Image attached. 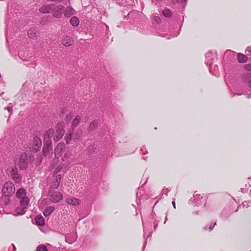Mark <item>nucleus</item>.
Wrapping results in <instances>:
<instances>
[{"label":"nucleus","instance_id":"f257e3e1","mask_svg":"<svg viewBox=\"0 0 251 251\" xmlns=\"http://www.w3.org/2000/svg\"><path fill=\"white\" fill-rule=\"evenodd\" d=\"M217 61V53L209 51L205 54V64L208 67L209 72L213 75L218 76V66L216 64Z\"/></svg>","mask_w":251,"mask_h":251},{"label":"nucleus","instance_id":"f03ea898","mask_svg":"<svg viewBox=\"0 0 251 251\" xmlns=\"http://www.w3.org/2000/svg\"><path fill=\"white\" fill-rule=\"evenodd\" d=\"M2 195L11 196L15 192L14 184L10 181L5 182L2 187Z\"/></svg>","mask_w":251,"mask_h":251},{"label":"nucleus","instance_id":"7ed1b4c3","mask_svg":"<svg viewBox=\"0 0 251 251\" xmlns=\"http://www.w3.org/2000/svg\"><path fill=\"white\" fill-rule=\"evenodd\" d=\"M16 196L20 200V203L23 206L29 204V200L26 196V191L25 189L22 188L19 189L16 193Z\"/></svg>","mask_w":251,"mask_h":251},{"label":"nucleus","instance_id":"20e7f679","mask_svg":"<svg viewBox=\"0 0 251 251\" xmlns=\"http://www.w3.org/2000/svg\"><path fill=\"white\" fill-rule=\"evenodd\" d=\"M15 164L19 166L21 170L25 169L27 167L28 161L26 154L23 153L15 160Z\"/></svg>","mask_w":251,"mask_h":251},{"label":"nucleus","instance_id":"39448f33","mask_svg":"<svg viewBox=\"0 0 251 251\" xmlns=\"http://www.w3.org/2000/svg\"><path fill=\"white\" fill-rule=\"evenodd\" d=\"M55 133L53 137L54 142H58L61 139L65 133V129H64V125L62 123H58L55 127Z\"/></svg>","mask_w":251,"mask_h":251},{"label":"nucleus","instance_id":"423d86ee","mask_svg":"<svg viewBox=\"0 0 251 251\" xmlns=\"http://www.w3.org/2000/svg\"><path fill=\"white\" fill-rule=\"evenodd\" d=\"M50 200L53 203L59 202L63 199V195L58 191H50Z\"/></svg>","mask_w":251,"mask_h":251},{"label":"nucleus","instance_id":"0eeeda50","mask_svg":"<svg viewBox=\"0 0 251 251\" xmlns=\"http://www.w3.org/2000/svg\"><path fill=\"white\" fill-rule=\"evenodd\" d=\"M63 10L64 7L62 5H56L54 4L51 13L54 17L59 18L62 16Z\"/></svg>","mask_w":251,"mask_h":251},{"label":"nucleus","instance_id":"6e6552de","mask_svg":"<svg viewBox=\"0 0 251 251\" xmlns=\"http://www.w3.org/2000/svg\"><path fill=\"white\" fill-rule=\"evenodd\" d=\"M65 148V145L63 142H60L57 144L54 149V155L55 158H59L62 154L63 151Z\"/></svg>","mask_w":251,"mask_h":251},{"label":"nucleus","instance_id":"1a4fd4ad","mask_svg":"<svg viewBox=\"0 0 251 251\" xmlns=\"http://www.w3.org/2000/svg\"><path fill=\"white\" fill-rule=\"evenodd\" d=\"M28 206V204H25L24 206H23L20 203V205L18 207H17L14 210L13 214L15 216L24 215L25 213Z\"/></svg>","mask_w":251,"mask_h":251},{"label":"nucleus","instance_id":"9d476101","mask_svg":"<svg viewBox=\"0 0 251 251\" xmlns=\"http://www.w3.org/2000/svg\"><path fill=\"white\" fill-rule=\"evenodd\" d=\"M202 198L203 196H201V195L197 194V192H195L193 197L189 200V203H194L198 205L201 203Z\"/></svg>","mask_w":251,"mask_h":251},{"label":"nucleus","instance_id":"9b49d317","mask_svg":"<svg viewBox=\"0 0 251 251\" xmlns=\"http://www.w3.org/2000/svg\"><path fill=\"white\" fill-rule=\"evenodd\" d=\"M11 175L13 180H14L16 183H20L21 182L22 176L18 173V170L16 167L12 168L11 171Z\"/></svg>","mask_w":251,"mask_h":251},{"label":"nucleus","instance_id":"f8f14e48","mask_svg":"<svg viewBox=\"0 0 251 251\" xmlns=\"http://www.w3.org/2000/svg\"><path fill=\"white\" fill-rule=\"evenodd\" d=\"M44 146L43 149V152L44 156L48 155L49 151L52 150L51 141H44Z\"/></svg>","mask_w":251,"mask_h":251},{"label":"nucleus","instance_id":"ddd939ff","mask_svg":"<svg viewBox=\"0 0 251 251\" xmlns=\"http://www.w3.org/2000/svg\"><path fill=\"white\" fill-rule=\"evenodd\" d=\"M53 7L54 4L44 5L40 7L39 11L43 13H50L52 12Z\"/></svg>","mask_w":251,"mask_h":251},{"label":"nucleus","instance_id":"4468645a","mask_svg":"<svg viewBox=\"0 0 251 251\" xmlns=\"http://www.w3.org/2000/svg\"><path fill=\"white\" fill-rule=\"evenodd\" d=\"M61 179V176L60 175H57L55 176L54 180L52 182L51 188L52 189H57L60 184Z\"/></svg>","mask_w":251,"mask_h":251},{"label":"nucleus","instance_id":"2eb2a0df","mask_svg":"<svg viewBox=\"0 0 251 251\" xmlns=\"http://www.w3.org/2000/svg\"><path fill=\"white\" fill-rule=\"evenodd\" d=\"M66 202L75 206L78 205L80 203V201L78 199L73 197H68L66 199Z\"/></svg>","mask_w":251,"mask_h":251},{"label":"nucleus","instance_id":"dca6fc26","mask_svg":"<svg viewBox=\"0 0 251 251\" xmlns=\"http://www.w3.org/2000/svg\"><path fill=\"white\" fill-rule=\"evenodd\" d=\"M243 79L246 84L251 89V74L250 73H247L243 75Z\"/></svg>","mask_w":251,"mask_h":251},{"label":"nucleus","instance_id":"f3484780","mask_svg":"<svg viewBox=\"0 0 251 251\" xmlns=\"http://www.w3.org/2000/svg\"><path fill=\"white\" fill-rule=\"evenodd\" d=\"M54 133L53 129L50 128L45 133L44 141H51L50 138L52 136Z\"/></svg>","mask_w":251,"mask_h":251},{"label":"nucleus","instance_id":"a211bd4d","mask_svg":"<svg viewBox=\"0 0 251 251\" xmlns=\"http://www.w3.org/2000/svg\"><path fill=\"white\" fill-rule=\"evenodd\" d=\"M34 145L35 147H33V149H32V151H38L41 146V141L39 138H36L34 139Z\"/></svg>","mask_w":251,"mask_h":251},{"label":"nucleus","instance_id":"6ab92c4d","mask_svg":"<svg viewBox=\"0 0 251 251\" xmlns=\"http://www.w3.org/2000/svg\"><path fill=\"white\" fill-rule=\"evenodd\" d=\"M54 207L52 206L47 207L43 212L44 215L47 217L51 214V213L54 211Z\"/></svg>","mask_w":251,"mask_h":251},{"label":"nucleus","instance_id":"aec40b11","mask_svg":"<svg viewBox=\"0 0 251 251\" xmlns=\"http://www.w3.org/2000/svg\"><path fill=\"white\" fill-rule=\"evenodd\" d=\"M99 122L97 120L93 121L89 125L88 128V132L93 131L98 126Z\"/></svg>","mask_w":251,"mask_h":251},{"label":"nucleus","instance_id":"412c9836","mask_svg":"<svg viewBox=\"0 0 251 251\" xmlns=\"http://www.w3.org/2000/svg\"><path fill=\"white\" fill-rule=\"evenodd\" d=\"M11 196H4L1 197L0 203L2 205H7L10 202V197Z\"/></svg>","mask_w":251,"mask_h":251},{"label":"nucleus","instance_id":"4be33fe9","mask_svg":"<svg viewBox=\"0 0 251 251\" xmlns=\"http://www.w3.org/2000/svg\"><path fill=\"white\" fill-rule=\"evenodd\" d=\"M36 224L38 226H43L45 224V220L44 218L41 215L37 216L35 218Z\"/></svg>","mask_w":251,"mask_h":251},{"label":"nucleus","instance_id":"5701e85b","mask_svg":"<svg viewBox=\"0 0 251 251\" xmlns=\"http://www.w3.org/2000/svg\"><path fill=\"white\" fill-rule=\"evenodd\" d=\"M74 11L75 10L72 7H68L65 9L64 15L67 17H70L74 14Z\"/></svg>","mask_w":251,"mask_h":251},{"label":"nucleus","instance_id":"b1692460","mask_svg":"<svg viewBox=\"0 0 251 251\" xmlns=\"http://www.w3.org/2000/svg\"><path fill=\"white\" fill-rule=\"evenodd\" d=\"M237 59L240 63H245L247 61V57L243 54L238 53L237 55Z\"/></svg>","mask_w":251,"mask_h":251},{"label":"nucleus","instance_id":"393cba45","mask_svg":"<svg viewBox=\"0 0 251 251\" xmlns=\"http://www.w3.org/2000/svg\"><path fill=\"white\" fill-rule=\"evenodd\" d=\"M27 35L29 38L34 39L37 36V31L35 29H30L27 32Z\"/></svg>","mask_w":251,"mask_h":251},{"label":"nucleus","instance_id":"a878e982","mask_svg":"<svg viewBox=\"0 0 251 251\" xmlns=\"http://www.w3.org/2000/svg\"><path fill=\"white\" fill-rule=\"evenodd\" d=\"M62 44L64 46H69L72 44V39L71 37L67 36L62 40Z\"/></svg>","mask_w":251,"mask_h":251},{"label":"nucleus","instance_id":"bb28decb","mask_svg":"<svg viewBox=\"0 0 251 251\" xmlns=\"http://www.w3.org/2000/svg\"><path fill=\"white\" fill-rule=\"evenodd\" d=\"M79 19L75 16L72 17L70 19V23L74 26H77L79 25Z\"/></svg>","mask_w":251,"mask_h":251},{"label":"nucleus","instance_id":"cd10ccee","mask_svg":"<svg viewBox=\"0 0 251 251\" xmlns=\"http://www.w3.org/2000/svg\"><path fill=\"white\" fill-rule=\"evenodd\" d=\"M80 119V117L79 116H77L73 120L72 122V126L74 128L76 127L78 125Z\"/></svg>","mask_w":251,"mask_h":251},{"label":"nucleus","instance_id":"c85d7f7f","mask_svg":"<svg viewBox=\"0 0 251 251\" xmlns=\"http://www.w3.org/2000/svg\"><path fill=\"white\" fill-rule=\"evenodd\" d=\"M162 14L164 17L167 18H170L172 16L171 11L168 9L164 10L162 12Z\"/></svg>","mask_w":251,"mask_h":251},{"label":"nucleus","instance_id":"c756f323","mask_svg":"<svg viewBox=\"0 0 251 251\" xmlns=\"http://www.w3.org/2000/svg\"><path fill=\"white\" fill-rule=\"evenodd\" d=\"M73 132V131H72L66 134L65 136V140L67 144H69L70 142L72 137Z\"/></svg>","mask_w":251,"mask_h":251},{"label":"nucleus","instance_id":"7c9ffc66","mask_svg":"<svg viewBox=\"0 0 251 251\" xmlns=\"http://www.w3.org/2000/svg\"><path fill=\"white\" fill-rule=\"evenodd\" d=\"M246 189L250 191V195L251 196V178H248L247 183L245 184Z\"/></svg>","mask_w":251,"mask_h":251},{"label":"nucleus","instance_id":"2f4dec72","mask_svg":"<svg viewBox=\"0 0 251 251\" xmlns=\"http://www.w3.org/2000/svg\"><path fill=\"white\" fill-rule=\"evenodd\" d=\"M215 225H216V222L210 223L209 225H207L205 227H204L203 229L206 230L207 229H208L209 231H211Z\"/></svg>","mask_w":251,"mask_h":251},{"label":"nucleus","instance_id":"473e14b6","mask_svg":"<svg viewBox=\"0 0 251 251\" xmlns=\"http://www.w3.org/2000/svg\"><path fill=\"white\" fill-rule=\"evenodd\" d=\"M36 251H48V250L45 245H40L37 247Z\"/></svg>","mask_w":251,"mask_h":251},{"label":"nucleus","instance_id":"72a5a7b5","mask_svg":"<svg viewBox=\"0 0 251 251\" xmlns=\"http://www.w3.org/2000/svg\"><path fill=\"white\" fill-rule=\"evenodd\" d=\"M241 206H242L243 207L248 208L249 206V202L247 201L243 202L241 205L238 206V207L237 208V209L235 210V212H237L238 211V210L239 209V208L241 207Z\"/></svg>","mask_w":251,"mask_h":251},{"label":"nucleus","instance_id":"f704fd0d","mask_svg":"<svg viewBox=\"0 0 251 251\" xmlns=\"http://www.w3.org/2000/svg\"><path fill=\"white\" fill-rule=\"evenodd\" d=\"M152 18L156 23H157V24L160 23L161 19L160 18V17L158 16V15L157 14H154L152 16Z\"/></svg>","mask_w":251,"mask_h":251},{"label":"nucleus","instance_id":"c9c22d12","mask_svg":"<svg viewBox=\"0 0 251 251\" xmlns=\"http://www.w3.org/2000/svg\"><path fill=\"white\" fill-rule=\"evenodd\" d=\"M6 19L5 20V23H6V28H5V36H6V39L7 40L8 39V31H7V28H8V23H7V16H8V14H6Z\"/></svg>","mask_w":251,"mask_h":251},{"label":"nucleus","instance_id":"e433bc0d","mask_svg":"<svg viewBox=\"0 0 251 251\" xmlns=\"http://www.w3.org/2000/svg\"><path fill=\"white\" fill-rule=\"evenodd\" d=\"M245 53L247 55H251V46L247 48Z\"/></svg>","mask_w":251,"mask_h":251},{"label":"nucleus","instance_id":"4c0bfd02","mask_svg":"<svg viewBox=\"0 0 251 251\" xmlns=\"http://www.w3.org/2000/svg\"><path fill=\"white\" fill-rule=\"evenodd\" d=\"M186 0H173L174 3H180L186 2Z\"/></svg>","mask_w":251,"mask_h":251},{"label":"nucleus","instance_id":"58836bf2","mask_svg":"<svg viewBox=\"0 0 251 251\" xmlns=\"http://www.w3.org/2000/svg\"><path fill=\"white\" fill-rule=\"evenodd\" d=\"M12 104H10L8 106L5 107L4 108V110H12Z\"/></svg>","mask_w":251,"mask_h":251},{"label":"nucleus","instance_id":"ea45409f","mask_svg":"<svg viewBox=\"0 0 251 251\" xmlns=\"http://www.w3.org/2000/svg\"><path fill=\"white\" fill-rule=\"evenodd\" d=\"M246 69L249 71H251V65L248 64L246 65Z\"/></svg>","mask_w":251,"mask_h":251},{"label":"nucleus","instance_id":"a19ab883","mask_svg":"<svg viewBox=\"0 0 251 251\" xmlns=\"http://www.w3.org/2000/svg\"><path fill=\"white\" fill-rule=\"evenodd\" d=\"M75 240V239L70 240L68 238H66V242H68L70 244L72 243L73 242H74Z\"/></svg>","mask_w":251,"mask_h":251},{"label":"nucleus","instance_id":"79ce46f5","mask_svg":"<svg viewBox=\"0 0 251 251\" xmlns=\"http://www.w3.org/2000/svg\"><path fill=\"white\" fill-rule=\"evenodd\" d=\"M169 192V190L168 189H163L162 190L163 194H165L167 195V193Z\"/></svg>","mask_w":251,"mask_h":251},{"label":"nucleus","instance_id":"37998d69","mask_svg":"<svg viewBox=\"0 0 251 251\" xmlns=\"http://www.w3.org/2000/svg\"><path fill=\"white\" fill-rule=\"evenodd\" d=\"M72 117L71 116L67 115L66 116V121H68V122H70V121L71 120Z\"/></svg>","mask_w":251,"mask_h":251},{"label":"nucleus","instance_id":"c03bdc74","mask_svg":"<svg viewBox=\"0 0 251 251\" xmlns=\"http://www.w3.org/2000/svg\"><path fill=\"white\" fill-rule=\"evenodd\" d=\"M37 162L38 163V164H40L42 162V158L41 157H39L37 158Z\"/></svg>","mask_w":251,"mask_h":251},{"label":"nucleus","instance_id":"a18cd8bd","mask_svg":"<svg viewBox=\"0 0 251 251\" xmlns=\"http://www.w3.org/2000/svg\"><path fill=\"white\" fill-rule=\"evenodd\" d=\"M172 204L173 205V206H174V208H176V203H175V201H172Z\"/></svg>","mask_w":251,"mask_h":251},{"label":"nucleus","instance_id":"49530a36","mask_svg":"<svg viewBox=\"0 0 251 251\" xmlns=\"http://www.w3.org/2000/svg\"><path fill=\"white\" fill-rule=\"evenodd\" d=\"M12 245L13 246L14 251H15L16 250V248L14 244H12Z\"/></svg>","mask_w":251,"mask_h":251},{"label":"nucleus","instance_id":"de8ad7c7","mask_svg":"<svg viewBox=\"0 0 251 251\" xmlns=\"http://www.w3.org/2000/svg\"><path fill=\"white\" fill-rule=\"evenodd\" d=\"M61 168L62 167H61V168H59V167H57V168L56 169V170H57V172H58L59 170H60L61 169Z\"/></svg>","mask_w":251,"mask_h":251},{"label":"nucleus","instance_id":"09e8293b","mask_svg":"<svg viewBox=\"0 0 251 251\" xmlns=\"http://www.w3.org/2000/svg\"><path fill=\"white\" fill-rule=\"evenodd\" d=\"M167 220V216H166V218H165V221H164V224H165V223H166V222Z\"/></svg>","mask_w":251,"mask_h":251},{"label":"nucleus","instance_id":"8fccbe9b","mask_svg":"<svg viewBox=\"0 0 251 251\" xmlns=\"http://www.w3.org/2000/svg\"><path fill=\"white\" fill-rule=\"evenodd\" d=\"M247 96H248V98H251V96H249V94H247Z\"/></svg>","mask_w":251,"mask_h":251},{"label":"nucleus","instance_id":"3c124183","mask_svg":"<svg viewBox=\"0 0 251 251\" xmlns=\"http://www.w3.org/2000/svg\"><path fill=\"white\" fill-rule=\"evenodd\" d=\"M131 12H129L128 14V16H130L131 15Z\"/></svg>","mask_w":251,"mask_h":251},{"label":"nucleus","instance_id":"603ef678","mask_svg":"<svg viewBox=\"0 0 251 251\" xmlns=\"http://www.w3.org/2000/svg\"><path fill=\"white\" fill-rule=\"evenodd\" d=\"M66 155H67V153H66V154L64 155V157L65 158V157L66 156Z\"/></svg>","mask_w":251,"mask_h":251},{"label":"nucleus","instance_id":"864d4df0","mask_svg":"<svg viewBox=\"0 0 251 251\" xmlns=\"http://www.w3.org/2000/svg\"><path fill=\"white\" fill-rule=\"evenodd\" d=\"M157 226V225L154 226V228H156Z\"/></svg>","mask_w":251,"mask_h":251},{"label":"nucleus","instance_id":"5fc2aeb1","mask_svg":"<svg viewBox=\"0 0 251 251\" xmlns=\"http://www.w3.org/2000/svg\"><path fill=\"white\" fill-rule=\"evenodd\" d=\"M230 52V53H231V52H232V51H229V50L227 51V52Z\"/></svg>","mask_w":251,"mask_h":251},{"label":"nucleus","instance_id":"6e6d98bb","mask_svg":"<svg viewBox=\"0 0 251 251\" xmlns=\"http://www.w3.org/2000/svg\"><path fill=\"white\" fill-rule=\"evenodd\" d=\"M250 251H251V250Z\"/></svg>","mask_w":251,"mask_h":251}]
</instances>
